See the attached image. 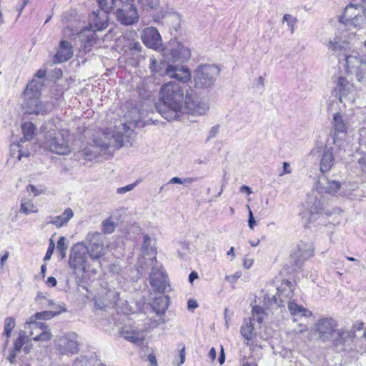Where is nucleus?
Masks as SVG:
<instances>
[{"instance_id": "obj_1", "label": "nucleus", "mask_w": 366, "mask_h": 366, "mask_svg": "<svg viewBox=\"0 0 366 366\" xmlns=\"http://www.w3.org/2000/svg\"><path fill=\"white\" fill-rule=\"evenodd\" d=\"M156 108L162 117L169 122L178 119L184 113L203 115L209 106L206 102L194 100L188 93L184 95V87L179 83L169 81L160 88Z\"/></svg>"}, {"instance_id": "obj_2", "label": "nucleus", "mask_w": 366, "mask_h": 366, "mask_svg": "<svg viewBox=\"0 0 366 366\" xmlns=\"http://www.w3.org/2000/svg\"><path fill=\"white\" fill-rule=\"evenodd\" d=\"M355 37L354 32L340 31L333 39L326 44L328 49L335 52H343L347 72L355 74L358 81H365L366 56H360L357 51H353L347 54L350 47V41Z\"/></svg>"}, {"instance_id": "obj_3", "label": "nucleus", "mask_w": 366, "mask_h": 366, "mask_svg": "<svg viewBox=\"0 0 366 366\" xmlns=\"http://www.w3.org/2000/svg\"><path fill=\"white\" fill-rule=\"evenodd\" d=\"M323 194L330 196L345 195L340 182L329 179L326 176L319 177L315 186V190L307 197V205L311 216L319 214L329 216L331 212L325 207V200Z\"/></svg>"}, {"instance_id": "obj_4", "label": "nucleus", "mask_w": 366, "mask_h": 366, "mask_svg": "<svg viewBox=\"0 0 366 366\" xmlns=\"http://www.w3.org/2000/svg\"><path fill=\"white\" fill-rule=\"evenodd\" d=\"M363 323L355 325L350 330L337 328V322L331 317L320 318L315 325V332L322 342H332L335 345H345L352 341L355 332L362 330Z\"/></svg>"}, {"instance_id": "obj_5", "label": "nucleus", "mask_w": 366, "mask_h": 366, "mask_svg": "<svg viewBox=\"0 0 366 366\" xmlns=\"http://www.w3.org/2000/svg\"><path fill=\"white\" fill-rule=\"evenodd\" d=\"M41 129L45 132L44 145L46 149L59 155L67 154L70 147L66 137L68 132L64 129H56L52 121L44 124Z\"/></svg>"}, {"instance_id": "obj_6", "label": "nucleus", "mask_w": 366, "mask_h": 366, "mask_svg": "<svg viewBox=\"0 0 366 366\" xmlns=\"http://www.w3.org/2000/svg\"><path fill=\"white\" fill-rule=\"evenodd\" d=\"M338 21L341 26L335 36L342 31L353 32L352 29H364L366 26V11L358 4H349L343 13L338 16Z\"/></svg>"}, {"instance_id": "obj_7", "label": "nucleus", "mask_w": 366, "mask_h": 366, "mask_svg": "<svg viewBox=\"0 0 366 366\" xmlns=\"http://www.w3.org/2000/svg\"><path fill=\"white\" fill-rule=\"evenodd\" d=\"M108 14L107 11L97 10L89 16L90 29L84 30L81 34V41L84 42L85 47L90 46L96 42V31H102L107 27Z\"/></svg>"}, {"instance_id": "obj_8", "label": "nucleus", "mask_w": 366, "mask_h": 366, "mask_svg": "<svg viewBox=\"0 0 366 366\" xmlns=\"http://www.w3.org/2000/svg\"><path fill=\"white\" fill-rule=\"evenodd\" d=\"M352 124V117L350 115L342 112L334 113L332 120L333 134L331 141L332 143H335L339 147H347L348 143L346 141V137Z\"/></svg>"}, {"instance_id": "obj_9", "label": "nucleus", "mask_w": 366, "mask_h": 366, "mask_svg": "<svg viewBox=\"0 0 366 366\" xmlns=\"http://www.w3.org/2000/svg\"><path fill=\"white\" fill-rule=\"evenodd\" d=\"M93 142L100 152L106 154L109 149H119L123 146L124 135L121 132H102Z\"/></svg>"}, {"instance_id": "obj_10", "label": "nucleus", "mask_w": 366, "mask_h": 366, "mask_svg": "<svg viewBox=\"0 0 366 366\" xmlns=\"http://www.w3.org/2000/svg\"><path fill=\"white\" fill-rule=\"evenodd\" d=\"M346 148L347 147H340L339 148L335 143L330 142V140L328 139L320 159V171L322 173L329 172L334 165L335 156L340 158L345 157Z\"/></svg>"}, {"instance_id": "obj_11", "label": "nucleus", "mask_w": 366, "mask_h": 366, "mask_svg": "<svg viewBox=\"0 0 366 366\" xmlns=\"http://www.w3.org/2000/svg\"><path fill=\"white\" fill-rule=\"evenodd\" d=\"M162 56L169 61H182L188 60L191 56V51L189 47L184 46L180 41L171 40L162 50Z\"/></svg>"}, {"instance_id": "obj_12", "label": "nucleus", "mask_w": 366, "mask_h": 366, "mask_svg": "<svg viewBox=\"0 0 366 366\" xmlns=\"http://www.w3.org/2000/svg\"><path fill=\"white\" fill-rule=\"evenodd\" d=\"M219 71V69L214 65L199 66L194 75L195 86L199 89L210 87L214 84Z\"/></svg>"}, {"instance_id": "obj_13", "label": "nucleus", "mask_w": 366, "mask_h": 366, "mask_svg": "<svg viewBox=\"0 0 366 366\" xmlns=\"http://www.w3.org/2000/svg\"><path fill=\"white\" fill-rule=\"evenodd\" d=\"M86 252L92 260H99L106 253V247L101 233L89 232L84 242Z\"/></svg>"}, {"instance_id": "obj_14", "label": "nucleus", "mask_w": 366, "mask_h": 366, "mask_svg": "<svg viewBox=\"0 0 366 366\" xmlns=\"http://www.w3.org/2000/svg\"><path fill=\"white\" fill-rule=\"evenodd\" d=\"M54 347L61 355H70L78 352V335L74 332L65 333L56 337L54 340Z\"/></svg>"}, {"instance_id": "obj_15", "label": "nucleus", "mask_w": 366, "mask_h": 366, "mask_svg": "<svg viewBox=\"0 0 366 366\" xmlns=\"http://www.w3.org/2000/svg\"><path fill=\"white\" fill-rule=\"evenodd\" d=\"M86 254L88 253L84 242L75 244L71 249L69 266L74 269H80L85 271L88 267Z\"/></svg>"}, {"instance_id": "obj_16", "label": "nucleus", "mask_w": 366, "mask_h": 366, "mask_svg": "<svg viewBox=\"0 0 366 366\" xmlns=\"http://www.w3.org/2000/svg\"><path fill=\"white\" fill-rule=\"evenodd\" d=\"M154 260L156 264L152 265L149 274V283L155 292L163 293L168 286V278L162 266L157 264L155 258Z\"/></svg>"}, {"instance_id": "obj_17", "label": "nucleus", "mask_w": 366, "mask_h": 366, "mask_svg": "<svg viewBox=\"0 0 366 366\" xmlns=\"http://www.w3.org/2000/svg\"><path fill=\"white\" fill-rule=\"evenodd\" d=\"M115 14L117 21L124 26L137 23L139 18L137 9L133 4H122Z\"/></svg>"}, {"instance_id": "obj_18", "label": "nucleus", "mask_w": 366, "mask_h": 366, "mask_svg": "<svg viewBox=\"0 0 366 366\" xmlns=\"http://www.w3.org/2000/svg\"><path fill=\"white\" fill-rule=\"evenodd\" d=\"M24 108L27 113L45 115L51 110V105L49 103H42L39 97H24Z\"/></svg>"}, {"instance_id": "obj_19", "label": "nucleus", "mask_w": 366, "mask_h": 366, "mask_svg": "<svg viewBox=\"0 0 366 366\" xmlns=\"http://www.w3.org/2000/svg\"><path fill=\"white\" fill-rule=\"evenodd\" d=\"M141 39L148 48L158 50L162 47V40L158 30L154 27H147L142 33Z\"/></svg>"}, {"instance_id": "obj_20", "label": "nucleus", "mask_w": 366, "mask_h": 366, "mask_svg": "<svg viewBox=\"0 0 366 366\" xmlns=\"http://www.w3.org/2000/svg\"><path fill=\"white\" fill-rule=\"evenodd\" d=\"M334 92L341 103L343 102V98H347L350 102L355 99L354 86L342 76L338 78Z\"/></svg>"}, {"instance_id": "obj_21", "label": "nucleus", "mask_w": 366, "mask_h": 366, "mask_svg": "<svg viewBox=\"0 0 366 366\" xmlns=\"http://www.w3.org/2000/svg\"><path fill=\"white\" fill-rule=\"evenodd\" d=\"M314 255V247L311 242H305L301 241L297 250L292 254V259L294 260L296 267H300L303 262Z\"/></svg>"}, {"instance_id": "obj_22", "label": "nucleus", "mask_w": 366, "mask_h": 366, "mask_svg": "<svg viewBox=\"0 0 366 366\" xmlns=\"http://www.w3.org/2000/svg\"><path fill=\"white\" fill-rule=\"evenodd\" d=\"M120 335L127 341L141 345L144 340V332L133 325H125L120 330Z\"/></svg>"}, {"instance_id": "obj_23", "label": "nucleus", "mask_w": 366, "mask_h": 366, "mask_svg": "<svg viewBox=\"0 0 366 366\" xmlns=\"http://www.w3.org/2000/svg\"><path fill=\"white\" fill-rule=\"evenodd\" d=\"M165 74L183 82L189 81L191 77L189 69L183 66L168 65L165 69Z\"/></svg>"}, {"instance_id": "obj_24", "label": "nucleus", "mask_w": 366, "mask_h": 366, "mask_svg": "<svg viewBox=\"0 0 366 366\" xmlns=\"http://www.w3.org/2000/svg\"><path fill=\"white\" fill-rule=\"evenodd\" d=\"M73 56L71 44L67 41L60 42L59 50L55 55L56 61L58 63L65 62Z\"/></svg>"}, {"instance_id": "obj_25", "label": "nucleus", "mask_w": 366, "mask_h": 366, "mask_svg": "<svg viewBox=\"0 0 366 366\" xmlns=\"http://www.w3.org/2000/svg\"><path fill=\"white\" fill-rule=\"evenodd\" d=\"M287 307L295 322L297 321L299 317H309L312 315L311 311L292 300L288 302Z\"/></svg>"}, {"instance_id": "obj_26", "label": "nucleus", "mask_w": 366, "mask_h": 366, "mask_svg": "<svg viewBox=\"0 0 366 366\" xmlns=\"http://www.w3.org/2000/svg\"><path fill=\"white\" fill-rule=\"evenodd\" d=\"M240 333L247 341L246 345H249V341H251L256 335L254 332V327L250 318L245 319L244 320V322L240 328Z\"/></svg>"}, {"instance_id": "obj_27", "label": "nucleus", "mask_w": 366, "mask_h": 366, "mask_svg": "<svg viewBox=\"0 0 366 366\" xmlns=\"http://www.w3.org/2000/svg\"><path fill=\"white\" fill-rule=\"evenodd\" d=\"M73 217L74 212L72 209L66 208L61 215L52 217L49 223L59 228L66 224Z\"/></svg>"}, {"instance_id": "obj_28", "label": "nucleus", "mask_w": 366, "mask_h": 366, "mask_svg": "<svg viewBox=\"0 0 366 366\" xmlns=\"http://www.w3.org/2000/svg\"><path fill=\"white\" fill-rule=\"evenodd\" d=\"M44 82L36 79H33L26 86L24 91V97H40L41 90Z\"/></svg>"}, {"instance_id": "obj_29", "label": "nucleus", "mask_w": 366, "mask_h": 366, "mask_svg": "<svg viewBox=\"0 0 366 366\" xmlns=\"http://www.w3.org/2000/svg\"><path fill=\"white\" fill-rule=\"evenodd\" d=\"M59 310H49V311H43L40 312H36L33 317V320H50L54 317L59 315L61 312L66 311L64 305H58Z\"/></svg>"}, {"instance_id": "obj_30", "label": "nucleus", "mask_w": 366, "mask_h": 366, "mask_svg": "<svg viewBox=\"0 0 366 366\" xmlns=\"http://www.w3.org/2000/svg\"><path fill=\"white\" fill-rule=\"evenodd\" d=\"M36 127L30 122H26L21 125L23 138L20 139L21 142L30 141L33 139L36 132Z\"/></svg>"}, {"instance_id": "obj_31", "label": "nucleus", "mask_w": 366, "mask_h": 366, "mask_svg": "<svg viewBox=\"0 0 366 366\" xmlns=\"http://www.w3.org/2000/svg\"><path fill=\"white\" fill-rule=\"evenodd\" d=\"M169 298L167 296L157 297L152 305L153 310L157 314H164L168 308Z\"/></svg>"}, {"instance_id": "obj_32", "label": "nucleus", "mask_w": 366, "mask_h": 366, "mask_svg": "<svg viewBox=\"0 0 366 366\" xmlns=\"http://www.w3.org/2000/svg\"><path fill=\"white\" fill-rule=\"evenodd\" d=\"M34 330H41L40 333H38L32 337V340L36 342H46L49 341L52 337V334L50 330L48 328V326L41 325V326H35Z\"/></svg>"}, {"instance_id": "obj_33", "label": "nucleus", "mask_w": 366, "mask_h": 366, "mask_svg": "<svg viewBox=\"0 0 366 366\" xmlns=\"http://www.w3.org/2000/svg\"><path fill=\"white\" fill-rule=\"evenodd\" d=\"M150 71L153 76H162L165 74V64L162 62H159L156 59L151 57L149 59Z\"/></svg>"}, {"instance_id": "obj_34", "label": "nucleus", "mask_w": 366, "mask_h": 366, "mask_svg": "<svg viewBox=\"0 0 366 366\" xmlns=\"http://www.w3.org/2000/svg\"><path fill=\"white\" fill-rule=\"evenodd\" d=\"M152 239L147 235H144L143 237V242L142 246V252L144 255L155 257L156 251L155 249L151 245Z\"/></svg>"}, {"instance_id": "obj_35", "label": "nucleus", "mask_w": 366, "mask_h": 366, "mask_svg": "<svg viewBox=\"0 0 366 366\" xmlns=\"http://www.w3.org/2000/svg\"><path fill=\"white\" fill-rule=\"evenodd\" d=\"M357 153H366V126L361 127L359 130L358 147Z\"/></svg>"}, {"instance_id": "obj_36", "label": "nucleus", "mask_w": 366, "mask_h": 366, "mask_svg": "<svg viewBox=\"0 0 366 366\" xmlns=\"http://www.w3.org/2000/svg\"><path fill=\"white\" fill-rule=\"evenodd\" d=\"M15 327V319L12 317H8L4 320V335L6 337V342L11 337V332Z\"/></svg>"}, {"instance_id": "obj_37", "label": "nucleus", "mask_w": 366, "mask_h": 366, "mask_svg": "<svg viewBox=\"0 0 366 366\" xmlns=\"http://www.w3.org/2000/svg\"><path fill=\"white\" fill-rule=\"evenodd\" d=\"M142 9L146 11L156 10L159 6V0H138Z\"/></svg>"}, {"instance_id": "obj_38", "label": "nucleus", "mask_w": 366, "mask_h": 366, "mask_svg": "<svg viewBox=\"0 0 366 366\" xmlns=\"http://www.w3.org/2000/svg\"><path fill=\"white\" fill-rule=\"evenodd\" d=\"M116 224L110 217L104 219L102 223V231L104 234H112L114 232Z\"/></svg>"}, {"instance_id": "obj_39", "label": "nucleus", "mask_w": 366, "mask_h": 366, "mask_svg": "<svg viewBox=\"0 0 366 366\" xmlns=\"http://www.w3.org/2000/svg\"><path fill=\"white\" fill-rule=\"evenodd\" d=\"M66 238L64 237H60L56 244V250L59 253L60 259H64L66 257V252L68 247L66 243Z\"/></svg>"}, {"instance_id": "obj_40", "label": "nucleus", "mask_w": 366, "mask_h": 366, "mask_svg": "<svg viewBox=\"0 0 366 366\" xmlns=\"http://www.w3.org/2000/svg\"><path fill=\"white\" fill-rule=\"evenodd\" d=\"M36 300L39 301V304L48 306L51 310H59L58 305H56L52 300L46 299L42 294L37 295ZM59 305H60L59 304Z\"/></svg>"}, {"instance_id": "obj_41", "label": "nucleus", "mask_w": 366, "mask_h": 366, "mask_svg": "<svg viewBox=\"0 0 366 366\" xmlns=\"http://www.w3.org/2000/svg\"><path fill=\"white\" fill-rule=\"evenodd\" d=\"M41 325H46L45 323L43 322H39L35 321V320H33V317H31L30 321L26 322V328L28 327L30 329L29 332V337H34L36 334L40 333L41 332V330H34L35 326H41Z\"/></svg>"}, {"instance_id": "obj_42", "label": "nucleus", "mask_w": 366, "mask_h": 366, "mask_svg": "<svg viewBox=\"0 0 366 366\" xmlns=\"http://www.w3.org/2000/svg\"><path fill=\"white\" fill-rule=\"evenodd\" d=\"M29 341V336L25 335L24 332H20L18 338L14 342V350L17 352L20 351L24 345Z\"/></svg>"}, {"instance_id": "obj_43", "label": "nucleus", "mask_w": 366, "mask_h": 366, "mask_svg": "<svg viewBox=\"0 0 366 366\" xmlns=\"http://www.w3.org/2000/svg\"><path fill=\"white\" fill-rule=\"evenodd\" d=\"M285 22H287V26L289 27L291 34H294L295 30V25L297 22V18L292 16L291 14H286L282 17V23Z\"/></svg>"}, {"instance_id": "obj_44", "label": "nucleus", "mask_w": 366, "mask_h": 366, "mask_svg": "<svg viewBox=\"0 0 366 366\" xmlns=\"http://www.w3.org/2000/svg\"><path fill=\"white\" fill-rule=\"evenodd\" d=\"M252 317L254 320L261 323L266 317V313L261 307L254 306L252 308Z\"/></svg>"}, {"instance_id": "obj_45", "label": "nucleus", "mask_w": 366, "mask_h": 366, "mask_svg": "<svg viewBox=\"0 0 366 366\" xmlns=\"http://www.w3.org/2000/svg\"><path fill=\"white\" fill-rule=\"evenodd\" d=\"M101 10L109 12L114 9L115 0H96Z\"/></svg>"}, {"instance_id": "obj_46", "label": "nucleus", "mask_w": 366, "mask_h": 366, "mask_svg": "<svg viewBox=\"0 0 366 366\" xmlns=\"http://www.w3.org/2000/svg\"><path fill=\"white\" fill-rule=\"evenodd\" d=\"M80 154L85 159L88 160H92L93 158L97 157L96 152H94L90 147L84 148L80 152Z\"/></svg>"}, {"instance_id": "obj_47", "label": "nucleus", "mask_w": 366, "mask_h": 366, "mask_svg": "<svg viewBox=\"0 0 366 366\" xmlns=\"http://www.w3.org/2000/svg\"><path fill=\"white\" fill-rule=\"evenodd\" d=\"M34 207V204L30 202H21V209H20V211L23 213H24L25 214H29L31 212H36V211L33 210Z\"/></svg>"}, {"instance_id": "obj_48", "label": "nucleus", "mask_w": 366, "mask_h": 366, "mask_svg": "<svg viewBox=\"0 0 366 366\" xmlns=\"http://www.w3.org/2000/svg\"><path fill=\"white\" fill-rule=\"evenodd\" d=\"M242 276V272L240 271L236 272L234 274L227 275L225 277L226 280L232 285H234L237 280Z\"/></svg>"}, {"instance_id": "obj_49", "label": "nucleus", "mask_w": 366, "mask_h": 366, "mask_svg": "<svg viewBox=\"0 0 366 366\" xmlns=\"http://www.w3.org/2000/svg\"><path fill=\"white\" fill-rule=\"evenodd\" d=\"M54 249H55L54 242H53V240L51 239L49 247H48V249H47V251H46V253L44 257V261H47L51 259V257L54 252Z\"/></svg>"}, {"instance_id": "obj_50", "label": "nucleus", "mask_w": 366, "mask_h": 366, "mask_svg": "<svg viewBox=\"0 0 366 366\" xmlns=\"http://www.w3.org/2000/svg\"><path fill=\"white\" fill-rule=\"evenodd\" d=\"M110 304H116L119 300V295L114 290H109L107 293Z\"/></svg>"}, {"instance_id": "obj_51", "label": "nucleus", "mask_w": 366, "mask_h": 366, "mask_svg": "<svg viewBox=\"0 0 366 366\" xmlns=\"http://www.w3.org/2000/svg\"><path fill=\"white\" fill-rule=\"evenodd\" d=\"M128 49L131 51L139 52L142 49V46L139 42L132 41L129 43Z\"/></svg>"}, {"instance_id": "obj_52", "label": "nucleus", "mask_w": 366, "mask_h": 366, "mask_svg": "<svg viewBox=\"0 0 366 366\" xmlns=\"http://www.w3.org/2000/svg\"><path fill=\"white\" fill-rule=\"evenodd\" d=\"M136 186V184H130L123 187H119L117 189L118 194H124L127 192L132 190Z\"/></svg>"}, {"instance_id": "obj_53", "label": "nucleus", "mask_w": 366, "mask_h": 366, "mask_svg": "<svg viewBox=\"0 0 366 366\" xmlns=\"http://www.w3.org/2000/svg\"><path fill=\"white\" fill-rule=\"evenodd\" d=\"M247 209L249 210L248 226H249V227L250 229H253L254 226H255V224H256V221H255V219L254 218L252 212L251 211L249 206L247 205Z\"/></svg>"}, {"instance_id": "obj_54", "label": "nucleus", "mask_w": 366, "mask_h": 366, "mask_svg": "<svg viewBox=\"0 0 366 366\" xmlns=\"http://www.w3.org/2000/svg\"><path fill=\"white\" fill-rule=\"evenodd\" d=\"M361 157L358 158V163L362 170L366 173V153L359 154Z\"/></svg>"}, {"instance_id": "obj_55", "label": "nucleus", "mask_w": 366, "mask_h": 366, "mask_svg": "<svg viewBox=\"0 0 366 366\" xmlns=\"http://www.w3.org/2000/svg\"><path fill=\"white\" fill-rule=\"evenodd\" d=\"M21 144L19 142L14 143L11 145V154L14 157L16 154H19V151L21 149Z\"/></svg>"}, {"instance_id": "obj_56", "label": "nucleus", "mask_w": 366, "mask_h": 366, "mask_svg": "<svg viewBox=\"0 0 366 366\" xmlns=\"http://www.w3.org/2000/svg\"><path fill=\"white\" fill-rule=\"evenodd\" d=\"M46 76V70L39 69L36 74L35 77L34 79H36L37 80L44 81V77Z\"/></svg>"}, {"instance_id": "obj_57", "label": "nucleus", "mask_w": 366, "mask_h": 366, "mask_svg": "<svg viewBox=\"0 0 366 366\" xmlns=\"http://www.w3.org/2000/svg\"><path fill=\"white\" fill-rule=\"evenodd\" d=\"M292 172L291 167L287 162L283 163V169L282 172L280 174V176H284L287 174H290Z\"/></svg>"}, {"instance_id": "obj_58", "label": "nucleus", "mask_w": 366, "mask_h": 366, "mask_svg": "<svg viewBox=\"0 0 366 366\" xmlns=\"http://www.w3.org/2000/svg\"><path fill=\"white\" fill-rule=\"evenodd\" d=\"M29 150H24L22 149V148L21 147L20 149V151H19V154H18V157L17 158L19 159V160H21V159L22 157H28L29 156Z\"/></svg>"}, {"instance_id": "obj_59", "label": "nucleus", "mask_w": 366, "mask_h": 366, "mask_svg": "<svg viewBox=\"0 0 366 366\" xmlns=\"http://www.w3.org/2000/svg\"><path fill=\"white\" fill-rule=\"evenodd\" d=\"M180 362L177 365L178 366L182 365L185 361V348L183 347L179 351Z\"/></svg>"}, {"instance_id": "obj_60", "label": "nucleus", "mask_w": 366, "mask_h": 366, "mask_svg": "<svg viewBox=\"0 0 366 366\" xmlns=\"http://www.w3.org/2000/svg\"><path fill=\"white\" fill-rule=\"evenodd\" d=\"M9 253L8 251L5 252V253L0 258V265H1V267H3L5 262H6V260L8 259L9 258Z\"/></svg>"}, {"instance_id": "obj_61", "label": "nucleus", "mask_w": 366, "mask_h": 366, "mask_svg": "<svg viewBox=\"0 0 366 366\" xmlns=\"http://www.w3.org/2000/svg\"><path fill=\"white\" fill-rule=\"evenodd\" d=\"M56 280L54 277H49L46 280V284L49 287H54L56 285Z\"/></svg>"}, {"instance_id": "obj_62", "label": "nucleus", "mask_w": 366, "mask_h": 366, "mask_svg": "<svg viewBox=\"0 0 366 366\" xmlns=\"http://www.w3.org/2000/svg\"><path fill=\"white\" fill-rule=\"evenodd\" d=\"M253 263H254L253 259H244L243 265H244V268L249 269L252 266Z\"/></svg>"}, {"instance_id": "obj_63", "label": "nucleus", "mask_w": 366, "mask_h": 366, "mask_svg": "<svg viewBox=\"0 0 366 366\" xmlns=\"http://www.w3.org/2000/svg\"><path fill=\"white\" fill-rule=\"evenodd\" d=\"M307 327L306 325L300 324V329L299 330L294 329L292 331V332L297 334V333H302V332H303L305 331H307Z\"/></svg>"}, {"instance_id": "obj_64", "label": "nucleus", "mask_w": 366, "mask_h": 366, "mask_svg": "<svg viewBox=\"0 0 366 366\" xmlns=\"http://www.w3.org/2000/svg\"><path fill=\"white\" fill-rule=\"evenodd\" d=\"M148 360H149V362L151 363L152 366L157 365L155 355L150 354L148 357Z\"/></svg>"}]
</instances>
